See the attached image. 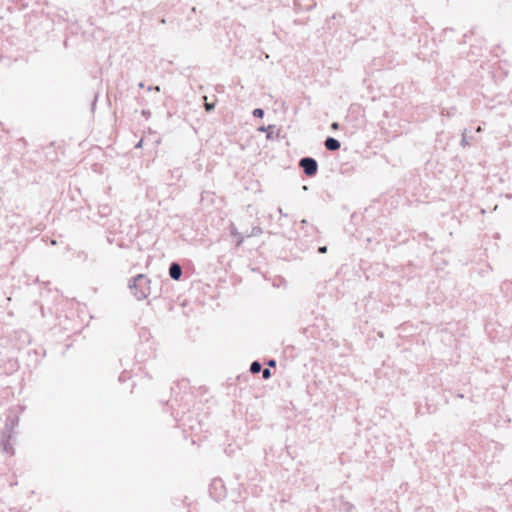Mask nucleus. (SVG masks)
<instances>
[{
    "mask_svg": "<svg viewBox=\"0 0 512 512\" xmlns=\"http://www.w3.org/2000/svg\"><path fill=\"white\" fill-rule=\"evenodd\" d=\"M99 94L98 92H95L93 95V99L91 101V112L93 113L96 109L97 101H98Z\"/></svg>",
    "mask_w": 512,
    "mask_h": 512,
    "instance_id": "nucleus-21",
    "label": "nucleus"
},
{
    "mask_svg": "<svg viewBox=\"0 0 512 512\" xmlns=\"http://www.w3.org/2000/svg\"><path fill=\"white\" fill-rule=\"evenodd\" d=\"M168 21H169L171 24H174V23H175V19H167V18H165V17H161V18L159 19V23H161V24H166Z\"/></svg>",
    "mask_w": 512,
    "mask_h": 512,
    "instance_id": "nucleus-24",
    "label": "nucleus"
},
{
    "mask_svg": "<svg viewBox=\"0 0 512 512\" xmlns=\"http://www.w3.org/2000/svg\"><path fill=\"white\" fill-rule=\"evenodd\" d=\"M45 354H46V351L43 349L42 350V355L45 356Z\"/></svg>",
    "mask_w": 512,
    "mask_h": 512,
    "instance_id": "nucleus-44",
    "label": "nucleus"
},
{
    "mask_svg": "<svg viewBox=\"0 0 512 512\" xmlns=\"http://www.w3.org/2000/svg\"><path fill=\"white\" fill-rule=\"evenodd\" d=\"M468 133H471V131H468L467 129H464L463 130V133H462V136H461V141H460V145L465 148L467 146H470L471 145V139L473 138L472 136H469Z\"/></svg>",
    "mask_w": 512,
    "mask_h": 512,
    "instance_id": "nucleus-13",
    "label": "nucleus"
},
{
    "mask_svg": "<svg viewBox=\"0 0 512 512\" xmlns=\"http://www.w3.org/2000/svg\"><path fill=\"white\" fill-rule=\"evenodd\" d=\"M309 510H310V512H320V508L318 506H313Z\"/></svg>",
    "mask_w": 512,
    "mask_h": 512,
    "instance_id": "nucleus-30",
    "label": "nucleus"
},
{
    "mask_svg": "<svg viewBox=\"0 0 512 512\" xmlns=\"http://www.w3.org/2000/svg\"><path fill=\"white\" fill-rule=\"evenodd\" d=\"M151 279L145 274H137L128 281V288L133 296L141 301L151 294Z\"/></svg>",
    "mask_w": 512,
    "mask_h": 512,
    "instance_id": "nucleus-1",
    "label": "nucleus"
},
{
    "mask_svg": "<svg viewBox=\"0 0 512 512\" xmlns=\"http://www.w3.org/2000/svg\"><path fill=\"white\" fill-rule=\"evenodd\" d=\"M12 435L10 433L3 432L1 436L0 445L2 447L3 452L9 455H14L15 449L11 443Z\"/></svg>",
    "mask_w": 512,
    "mask_h": 512,
    "instance_id": "nucleus-8",
    "label": "nucleus"
},
{
    "mask_svg": "<svg viewBox=\"0 0 512 512\" xmlns=\"http://www.w3.org/2000/svg\"><path fill=\"white\" fill-rule=\"evenodd\" d=\"M324 146L328 151L334 152L340 149L341 142L332 136H327L324 141Z\"/></svg>",
    "mask_w": 512,
    "mask_h": 512,
    "instance_id": "nucleus-11",
    "label": "nucleus"
},
{
    "mask_svg": "<svg viewBox=\"0 0 512 512\" xmlns=\"http://www.w3.org/2000/svg\"><path fill=\"white\" fill-rule=\"evenodd\" d=\"M141 115L145 118V119H149L151 117V111L148 110V109H143L141 111Z\"/></svg>",
    "mask_w": 512,
    "mask_h": 512,
    "instance_id": "nucleus-23",
    "label": "nucleus"
},
{
    "mask_svg": "<svg viewBox=\"0 0 512 512\" xmlns=\"http://www.w3.org/2000/svg\"><path fill=\"white\" fill-rule=\"evenodd\" d=\"M392 67H393V65H392V61H389V64H388V67H387V68H388V69H391Z\"/></svg>",
    "mask_w": 512,
    "mask_h": 512,
    "instance_id": "nucleus-40",
    "label": "nucleus"
},
{
    "mask_svg": "<svg viewBox=\"0 0 512 512\" xmlns=\"http://www.w3.org/2000/svg\"><path fill=\"white\" fill-rule=\"evenodd\" d=\"M301 224H302V225H306V224H307V221H306L305 219H303V220L301 221Z\"/></svg>",
    "mask_w": 512,
    "mask_h": 512,
    "instance_id": "nucleus-43",
    "label": "nucleus"
},
{
    "mask_svg": "<svg viewBox=\"0 0 512 512\" xmlns=\"http://www.w3.org/2000/svg\"><path fill=\"white\" fill-rule=\"evenodd\" d=\"M354 509H355L354 505L348 501H342L341 505L339 507V510L341 512H353Z\"/></svg>",
    "mask_w": 512,
    "mask_h": 512,
    "instance_id": "nucleus-16",
    "label": "nucleus"
},
{
    "mask_svg": "<svg viewBox=\"0 0 512 512\" xmlns=\"http://www.w3.org/2000/svg\"><path fill=\"white\" fill-rule=\"evenodd\" d=\"M146 89L148 92H151V91L160 92V86H158V85H156V86L149 85Z\"/></svg>",
    "mask_w": 512,
    "mask_h": 512,
    "instance_id": "nucleus-25",
    "label": "nucleus"
},
{
    "mask_svg": "<svg viewBox=\"0 0 512 512\" xmlns=\"http://www.w3.org/2000/svg\"><path fill=\"white\" fill-rule=\"evenodd\" d=\"M317 251L320 254L326 253L327 252V246H319Z\"/></svg>",
    "mask_w": 512,
    "mask_h": 512,
    "instance_id": "nucleus-27",
    "label": "nucleus"
},
{
    "mask_svg": "<svg viewBox=\"0 0 512 512\" xmlns=\"http://www.w3.org/2000/svg\"><path fill=\"white\" fill-rule=\"evenodd\" d=\"M456 397H457V398H464V394H462V393H457V394H456Z\"/></svg>",
    "mask_w": 512,
    "mask_h": 512,
    "instance_id": "nucleus-38",
    "label": "nucleus"
},
{
    "mask_svg": "<svg viewBox=\"0 0 512 512\" xmlns=\"http://www.w3.org/2000/svg\"><path fill=\"white\" fill-rule=\"evenodd\" d=\"M347 172H349V169H348V168H341V173H342V174H345V173H347Z\"/></svg>",
    "mask_w": 512,
    "mask_h": 512,
    "instance_id": "nucleus-34",
    "label": "nucleus"
},
{
    "mask_svg": "<svg viewBox=\"0 0 512 512\" xmlns=\"http://www.w3.org/2000/svg\"><path fill=\"white\" fill-rule=\"evenodd\" d=\"M19 424V417L17 415H8L5 421L4 431L12 435L14 428Z\"/></svg>",
    "mask_w": 512,
    "mask_h": 512,
    "instance_id": "nucleus-10",
    "label": "nucleus"
},
{
    "mask_svg": "<svg viewBox=\"0 0 512 512\" xmlns=\"http://www.w3.org/2000/svg\"><path fill=\"white\" fill-rule=\"evenodd\" d=\"M262 233V229L259 226H255L252 228L251 236H257Z\"/></svg>",
    "mask_w": 512,
    "mask_h": 512,
    "instance_id": "nucleus-22",
    "label": "nucleus"
},
{
    "mask_svg": "<svg viewBox=\"0 0 512 512\" xmlns=\"http://www.w3.org/2000/svg\"><path fill=\"white\" fill-rule=\"evenodd\" d=\"M138 88H139V89H143V88H145V83H144L143 81H140V82L138 83Z\"/></svg>",
    "mask_w": 512,
    "mask_h": 512,
    "instance_id": "nucleus-33",
    "label": "nucleus"
},
{
    "mask_svg": "<svg viewBox=\"0 0 512 512\" xmlns=\"http://www.w3.org/2000/svg\"><path fill=\"white\" fill-rule=\"evenodd\" d=\"M155 345L146 344V343H138L136 345V352L134 359L136 363H144L147 360L155 357Z\"/></svg>",
    "mask_w": 512,
    "mask_h": 512,
    "instance_id": "nucleus-2",
    "label": "nucleus"
},
{
    "mask_svg": "<svg viewBox=\"0 0 512 512\" xmlns=\"http://www.w3.org/2000/svg\"><path fill=\"white\" fill-rule=\"evenodd\" d=\"M168 275L174 281H180L183 276V269L179 262L172 261L169 264Z\"/></svg>",
    "mask_w": 512,
    "mask_h": 512,
    "instance_id": "nucleus-7",
    "label": "nucleus"
},
{
    "mask_svg": "<svg viewBox=\"0 0 512 512\" xmlns=\"http://www.w3.org/2000/svg\"><path fill=\"white\" fill-rule=\"evenodd\" d=\"M330 21H331V19H327V20H326V24H327V28H328V29H330V28H331V27H330Z\"/></svg>",
    "mask_w": 512,
    "mask_h": 512,
    "instance_id": "nucleus-37",
    "label": "nucleus"
},
{
    "mask_svg": "<svg viewBox=\"0 0 512 512\" xmlns=\"http://www.w3.org/2000/svg\"><path fill=\"white\" fill-rule=\"evenodd\" d=\"M215 106H216V102H207L206 101L204 108L207 113H210V112L214 111Z\"/></svg>",
    "mask_w": 512,
    "mask_h": 512,
    "instance_id": "nucleus-20",
    "label": "nucleus"
},
{
    "mask_svg": "<svg viewBox=\"0 0 512 512\" xmlns=\"http://www.w3.org/2000/svg\"><path fill=\"white\" fill-rule=\"evenodd\" d=\"M509 285H512V281H504L502 284H501V289L504 290V289H508Z\"/></svg>",
    "mask_w": 512,
    "mask_h": 512,
    "instance_id": "nucleus-26",
    "label": "nucleus"
},
{
    "mask_svg": "<svg viewBox=\"0 0 512 512\" xmlns=\"http://www.w3.org/2000/svg\"><path fill=\"white\" fill-rule=\"evenodd\" d=\"M67 11H63V14H59V17L62 18L63 20L67 21L68 19L66 18L67 16Z\"/></svg>",
    "mask_w": 512,
    "mask_h": 512,
    "instance_id": "nucleus-29",
    "label": "nucleus"
},
{
    "mask_svg": "<svg viewBox=\"0 0 512 512\" xmlns=\"http://www.w3.org/2000/svg\"><path fill=\"white\" fill-rule=\"evenodd\" d=\"M302 190L307 191L308 190V186L307 185H303L302 186Z\"/></svg>",
    "mask_w": 512,
    "mask_h": 512,
    "instance_id": "nucleus-41",
    "label": "nucleus"
},
{
    "mask_svg": "<svg viewBox=\"0 0 512 512\" xmlns=\"http://www.w3.org/2000/svg\"><path fill=\"white\" fill-rule=\"evenodd\" d=\"M260 373H261V378L264 380H268L269 378H271V375H272L269 368H262Z\"/></svg>",
    "mask_w": 512,
    "mask_h": 512,
    "instance_id": "nucleus-19",
    "label": "nucleus"
},
{
    "mask_svg": "<svg viewBox=\"0 0 512 512\" xmlns=\"http://www.w3.org/2000/svg\"><path fill=\"white\" fill-rule=\"evenodd\" d=\"M112 212V208L108 204L99 205L98 207V214L101 218L108 217Z\"/></svg>",
    "mask_w": 512,
    "mask_h": 512,
    "instance_id": "nucleus-14",
    "label": "nucleus"
},
{
    "mask_svg": "<svg viewBox=\"0 0 512 512\" xmlns=\"http://www.w3.org/2000/svg\"><path fill=\"white\" fill-rule=\"evenodd\" d=\"M252 115L256 119H262L265 115V111L263 108H255L252 111Z\"/></svg>",
    "mask_w": 512,
    "mask_h": 512,
    "instance_id": "nucleus-17",
    "label": "nucleus"
},
{
    "mask_svg": "<svg viewBox=\"0 0 512 512\" xmlns=\"http://www.w3.org/2000/svg\"><path fill=\"white\" fill-rule=\"evenodd\" d=\"M268 365L271 366V367H275L276 366V360L273 359V358L269 359Z\"/></svg>",
    "mask_w": 512,
    "mask_h": 512,
    "instance_id": "nucleus-28",
    "label": "nucleus"
},
{
    "mask_svg": "<svg viewBox=\"0 0 512 512\" xmlns=\"http://www.w3.org/2000/svg\"><path fill=\"white\" fill-rule=\"evenodd\" d=\"M298 165L302 169L303 173L309 178L315 177L318 174V162L311 156H304L300 158Z\"/></svg>",
    "mask_w": 512,
    "mask_h": 512,
    "instance_id": "nucleus-3",
    "label": "nucleus"
},
{
    "mask_svg": "<svg viewBox=\"0 0 512 512\" xmlns=\"http://www.w3.org/2000/svg\"><path fill=\"white\" fill-rule=\"evenodd\" d=\"M263 366L262 364L260 363V361L258 360H255L253 361L251 364H250V368H249V371L252 373V374H259L262 370Z\"/></svg>",
    "mask_w": 512,
    "mask_h": 512,
    "instance_id": "nucleus-15",
    "label": "nucleus"
},
{
    "mask_svg": "<svg viewBox=\"0 0 512 512\" xmlns=\"http://www.w3.org/2000/svg\"><path fill=\"white\" fill-rule=\"evenodd\" d=\"M127 11L128 9L126 7H123L121 10H120V13H122V16L125 17L126 14H127Z\"/></svg>",
    "mask_w": 512,
    "mask_h": 512,
    "instance_id": "nucleus-31",
    "label": "nucleus"
},
{
    "mask_svg": "<svg viewBox=\"0 0 512 512\" xmlns=\"http://www.w3.org/2000/svg\"><path fill=\"white\" fill-rule=\"evenodd\" d=\"M178 414H179V411H177L176 413H175L174 411L172 412V416H173L176 420H177V416H178Z\"/></svg>",
    "mask_w": 512,
    "mask_h": 512,
    "instance_id": "nucleus-36",
    "label": "nucleus"
},
{
    "mask_svg": "<svg viewBox=\"0 0 512 512\" xmlns=\"http://www.w3.org/2000/svg\"><path fill=\"white\" fill-rule=\"evenodd\" d=\"M33 353H34L35 355H39V354H40V352H39L38 350H36V349H35V350H33Z\"/></svg>",
    "mask_w": 512,
    "mask_h": 512,
    "instance_id": "nucleus-42",
    "label": "nucleus"
},
{
    "mask_svg": "<svg viewBox=\"0 0 512 512\" xmlns=\"http://www.w3.org/2000/svg\"><path fill=\"white\" fill-rule=\"evenodd\" d=\"M405 14L407 16H410V19H409V27L407 28H404V29H400L398 27H396V30L397 32H399L401 35H403L404 37H409L411 38V35H414L415 34V30H416V20H415V17L414 15H411V11L408 9V8H405ZM395 26H397V22H395Z\"/></svg>",
    "mask_w": 512,
    "mask_h": 512,
    "instance_id": "nucleus-6",
    "label": "nucleus"
},
{
    "mask_svg": "<svg viewBox=\"0 0 512 512\" xmlns=\"http://www.w3.org/2000/svg\"><path fill=\"white\" fill-rule=\"evenodd\" d=\"M229 232L232 237L236 239L235 246L240 247L244 242V236L238 232V229L234 225V223H231L229 225Z\"/></svg>",
    "mask_w": 512,
    "mask_h": 512,
    "instance_id": "nucleus-12",
    "label": "nucleus"
},
{
    "mask_svg": "<svg viewBox=\"0 0 512 512\" xmlns=\"http://www.w3.org/2000/svg\"><path fill=\"white\" fill-rule=\"evenodd\" d=\"M275 128H276V126L273 124H270L267 126L261 125L257 128V131L266 133V139L268 141H272L275 139L280 140L281 138H284L285 136L281 134V129L278 128L275 131Z\"/></svg>",
    "mask_w": 512,
    "mask_h": 512,
    "instance_id": "nucleus-5",
    "label": "nucleus"
},
{
    "mask_svg": "<svg viewBox=\"0 0 512 512\" xmlns=\"http://www.w3.org/2000/svg\"><path fill=\"white\" fill-rule=\"evenodd\" d=\"M131 378V374L130 372H128L127 370H124L121 372V374L119 375L118 377V381L123 383V382H126L128 379Z\"/></svg>",
    "mask_w": 512,
    "mask_h": 512,
    "instance_id": "nucleus-18",
    "label": "nucleus"
},
{
    "mask_svg": "<svg viewBox=\"0 0 512 512\" xmlns=\"http://www.w3.org/2000/svg\"><path fill=\"white\" fill-rule=\"evenodd\" d=\"M137 334L139 338V343L155 345V341L153 340L151 332L147 327L137 328Z\"/></svg>",
    "mask_w": 512,
    "mask_h": 512,
    "instance_id": "nucleus-9",
    "label": "nucleus"
},
{
    "mask_svg": "<svg viewBox=\"0 0 512 512\" xmlns=\"http://www.w3.org/2000/svg\"><path fill=\"white\" fill-rule=\"evenodd\" d=\"M338 127H339V123H338V122H333V123L331 124V128H332V129H334V130H335V129H338Z\"/></svg>",
    "mask_w": 512,
    "mask_h": 512,
    "instance_id": "nucleus-32",
    "label": "nucleus"
},
{
    "mask_svg": "<svg viewBox=\"0 0 512 512\" xmlns=\"http://www.w3.org/2000/svg\"><path fill=\"white\" fill-rule=\"evenodd\" d=\"M136 99H137V102H138L139 104H143V99H142V98H140L139 96H137V97H136Z\"/></svg>",
    "mask_w": 512,
    "mask_h": 512,
    "instance_id": "nucleus-35",
    "label": "nucleus"
},
{
    "mask_svg": "<svg viewBox=\"0 0 512 512\" xmlns=\"http://www.w3.org/2000/svg\"><path fill=\"white\" fill-rule=\"evenodd\" d=\"M227 491L225 484L221 478H214L209 485V495L216 502L226 497Z\"/></svg>",
    "mask_w": 512,
    "mask_h": 512,
    "instance_id": "nucleus-4",
    "label": "nucleus"
},
{
    "mask_svg": "<svg viewBox=\"0 0 512 512\" xmlns=\"http://www.w3.org/2000/svg\"><path fill=\"white\" fill-rule=\"evenodd\" d=\"M280 214L283 215L284 217H287V214H283V210L281 208L278 209Z\"/></svg>",
    "mask_w": 512,
    "mask_h": 512,
    "instance_id": "nucleus-39",
    "label": "nucleus"
}]
</instances>
